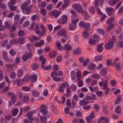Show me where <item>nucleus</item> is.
<instances>
[{"label": "nucleus", "instance_id": "nucleus-1", "mask_svg": "<svg viewBox=\"0 0 123 123\" xmlns=\"http://www.w3.org/2000/svg\"><path fill=\"white\" fill-rule=\"evenodd\" d=\"M32 7V5H30L26 6V4H22L20 7L22 9L23 13L26 15L29 14L31 13Z\"/></svg>", "mask_w": 123, "mask_h": 123}, {"label": "nucleus", "instance_id": "nucleus-2", "mask_svg": "<svg viewBox=\"0 0 123 123\" xmlns=\"http://www.w3.org/2000/svg\"><path fill=\"white\" fill-rule=\"evenodd\" d=\"M72 6L76 11L79 13H81L83 12V9L79 4L74 3L72 4Z\"/></svg>", "mask_w": 123, "mask_h": 123}, {"label": "nucleus", "instance_id": "nucleus-3", "mask_svg": "<svg viewBox=\"0 0 123 123\" xmlns=\"http://www.w3.org/2000/svg\"><path fill=\"white\" fill-rule=\"evenodd\" d=\"M57 34L58 36L65 37L67 36V33L65 30L63 29L58 31Z\"/></svg>", "mask_w": 123, "mask_h": 123}, {"label": "nucleus", "instance_id": "nucleus-4", "mask_svg": "<svg viewBox=\"0 0 123 123\" xmlns=\"http://www.w3.org/2000/svg\"><path fill=\"white\" fill-rule=\"evenodd\" d=\"M113 42L111 40L109 41L108 43L105 45V48L107 49H110L112 48L113 46Z\"/></svg>", "mask_w": 123, "mask_h": 123}, {"label": "nucleus", "instance_id": "nucleus-5", "mask_svg": "<svg viewBox=\"0 0 123 123\" xmlns=\"http://www.w3.org/2000/svg\"><path fill=\"white\" fill-rule=\"evenodd\" d=\"M49 117V115H47L46 117H39L40 119V121L41 123H46L47 122V119Z\"/></svg>", "mask_w": 123, "mask_h": 123}, {"label": "nucleus", "instance_id": "nucleus-6", "mask_svg": "<svg viewBox=\"0 0 123 123\" xmlns=\"http://www.w3.org/2000/svg\"><path fill=\"white\" fill-rule=\"evenodd\" d=\"M42 56H40L39 58V60L40 61H41V67L42 68H44L45 66L44 65V64L46 62L45 58H43Z\"/></svg>", "mask_w": 123, "mask_h": 123}, {"label": "nucleus", "instance_id": "nucleus-7", "mask_svg": "<svg viewBox=\"0 0 123 123\" xmlns=\"http://www.w3.org/2000/svg\"><path fill=\"white\" fill-rule=\"evenodd\" d=\"M114 9L108 7L106 8L105 10L107 14L109 16L112 15Z\"/></svg>", "mask_w": 123, "mask_h": 123}, {"label": "nucleus", "instance_id": "nucleus-8", "mask_svg": "<svg viewBox=\"0 0 123 123\" xmlns=\"http://www.w3.org/2000/svg\"><path fill=\"white\" fill-rule=\"evenodd\" d=\"M103 43H102L99 44H98L97 45V50L99 53L102 52L103 50V48L102 46L103 45Z\"/></svg>", "mask_w": 123, "mask_h": 123}, {"label": "nucleus", "instance_id": "nucleus-9", "mask_svg": "<svg viewBox=\"0 0 123 123\" xmlns=\"http://www.w3.org/2000/svg\"><path fill=\"white\" fill-rule=\"evenodd\" d=\"M61 13V12H58L56 9H55L52 11V14L55 18H56Z\"/></svg>", "mask_w": 123, "mask_h": 123}, {"label": "nucleus", "instance_id": "nucleus-10", "mask_svg": "<svg viewBox=\"0 0 123 123\" xmlns=\"http://www.w3.org/2000/svg\"><path fill=\"white\" fill-rule=\"evenodd\" d=\"M67 16L65 15H63L61 18V23L62 24H66L67 22Z\"/></svg>", "mask_w": 123, "mask_h": 123}, {"label": "nucleus", "instance_id": "nucleus-11", "mask_svg": "<svg viewBox=\"0 0 123 123\" xmlns=\"http://www.w3.org/2000/svg\"><path fill=\"white\" fill-rule=\"evenodd\" d=\"M70 78L71 80H74L76 78L75 73L74 71H71L70 73Z\"/></svg>", "mask_w": 123, "mask_h": 123}, {"label": "nucleus", "instance_id": "nucleus-12", "mask_svg": "<svg viewBox=\"0 0 123 123\" xmlns=\"http://www.w3.org/2000/svg\"><path fill=\"white\" fill-rule=\"evenodd\" d=\"M44 42L43 40H40L39 42H36L35 43L34 45L36 47H38L42 45L44 43Z\"/></svg>", "mask_w": 123, "mask_h": 123}, {"label": "nucleus", "instance_id": "nucleus-13", "mask_svg": "<svg viewBox=\"0 0 123 123\" xmlns=\"http://www.w3.org/2000/svg\"><path fill=\"white\" fill-rule=\"evenodd\" d=\"M32 95L34 97H37L39 96L40 95L39 92L37 91L33 90L32 92Z\"/></svg>", "mask_w": 123, "mask_h": 123}, {"label": "nucleus", "instance_id": "nucleus-14", "mask_svg": "<svg viewBox=\"0 0 123 123\" xmlns=\"http://www.w3.org/2000/svg\"><path fill=\"white\" fill-rule=\"evenodd\" d=\"M96 65L93 64H91L88 66V68L90 70H94L95 69Z\"/></svg>", "mask_w": 123, "mask_h": 123}, {"label": "nucleus", "instance_id": "nucleus-15", "mask_svg": "<svg viewBox=\"0 0 123 123\" xmlns=\"http://www.w3.org/2000/svg\"><path fill=\"white\" fill-rule=\"evenodd\" d=\"M37 78L36 75H30V79L32 82H35L37 80Z\"/></svg>", "mask_w": 123, "mask_h": 123}, {"label": "nucleus", "instance_id": "nucleus-16", "mask_svg": "<svg viewBox=\"0 0 123 123\" xmlns=\"http://www.w3.org/2000/svg\"><path fill=\"white\" fill-rule=\"evenodd\" d=\"M8 5L11 11H14L17 8L16 6L11 5L10 4V2H8Z\"/></svg>", "mask_w": 123, "mask_h": 123}, {"label": "nucleus", "instance_id": "nucleus-17", "mask_svg": "<svg viewBox=\"0 0 123 123\" xmlns=\"http://www.w3.org/2000/svg\"><path fill=\"white\" fill-rule=\"evenodd\" d=\"M89 103L88 101H86L83 100V99L79 102V105L81 106L86 105Z\"/></svg>", "mask_w": 123, "mask_h": 123}, {"label": "nucleus", "instance_id": "nucleus-18", "mask_svg": "<svg viewBox=\"0 0 123 123\" xmlns=\"http://www.w3.org/2000/svg\"><path fill=\"white\" fill-rule=\"evenodd\" d=\"M25 55L28 59L30 58L32 56L31 50L30 51L28 50H27L26 52Z\"/></svg>", "mask_w": 123, "mask_h": 123}, {"label": "nucleus", "instance_id": "nucleus-19", "mask_svg": "<svg viewBox=\"0 0 123 123\" xmlns=\"http://www.w3.org/2000/svg\"><path fill=\"white\" fill-rule=\"evenodd\" d=\"M38 65L36 63L33 64L31 66L32 69L34 70H35L39 68Z\"/></svg>", "mask_w": 123, "mask_h": 123}, {"label": "nucleus", "instance_id": "nucleus-20", "mask_svg": "<svg viewBox=\"0 0 123 123\" xmlns=\"http://www.w3.org/2000/svg\"><path fill=\"white\" fill-rule=\"evenodd\" d=\"M63 49L65 50H69L71 49V47L70 45L68 44L64 45Z\"/></svg>", "mask_w": 123, "mask_h": 123}, {"label": "nucleus", "instance_id": "nucleus-21", "mask_svg": "<svg viewBox=\"0 0 123 123\" xmlns=\"http://www.w3.org/2000/svg\"><path fill=\"white\" fill-rule=\"evenodd\" d=\"M18 110L17 108H15L13 110L12 112V115L13 117L16 116L18 114Z\"/></svg>", "mask_w": 123, "mask_h": 123}, {"label": "nucleus", "instance_id": "nucleus-22", "mask_svg": "<svg viewBox=\"0 0 123 123\" xmlns=\"http://www.w3.org/2000/svg\"><path fill=\"white\" fill-rule=\"evenodd\" d=\"M18 43H19L22 44L24 43L25 42V40L24 38L23 37H19L18 40Z\"/></svg>", "mask_w": 123, "mask_h": 123}, {"label": "nucleus", "instance_id": "nucleus-23", "mask_svg": "<svg viewBox=\"0 0 123 123\" xmlns=\"http://www.w3.org/2000/svg\"><path fill=\"white\" fill-rule=\"evenodd\" d=\"M10 44H18V40L16 39H12L10 40L9 42Z\"/></svg>", "mask_w": 123, "mask_h": 123}, {"label": "nucleus", "instance_id": "nucleus-24", "mask_svg": "<svg viewBox=\"0 0 123 123\" xmlns=\"http://www.w3.org/2000/svg\"><path fill=\"white\" fill-rule=\"evenodd\" d=\"M93 37L94 40L97 42H99L100 40L99 37L96 34H95L93 35Z\"/></svg>", "mask_w": 123, "mask_h": 123}, {"label": "nucleus", "instance_id": "nucleus-25", "mask_svg": "<svg viewBox=\"0 0 123 123\" xmlns=\"http://www.w3.org/2000/svg\"><path fill=\"white\" fill-rule=\"evenodd\" d=\"M115 18L114 17L109 18L107 20L106 22L108 24H111L114 20Z\"/></svg>", "mask_w": 123, "mask_h": 123}, {"label": "nucleus", "instance_id": "nucleus-26", "mask_svg": "<svg viewBox=\"0 0 123 123\" xmlns=\"http://www.w3.org/2000/svg\"><path fill=\"white\" fill-rule=\"evenodd\" d=\"M81 51V49L78 48L74 49L73 51V53L74 54H79L80 53Z\"/></svg>", "mask_w": 123, "mask_h": 123}, {"label": "nucleus", "instance_id": "nucleus-27", "mask_svg": "<svg viewBox=\"0 0 123 123\" xmlns=\"http://www.w3.org/2000/svg\"><path fill=\"white\" fill-rule=\"evenodd\" d=\"M2 56L4 59L5 60H8L7 53L5 51H4L2 53Z\"/></svg>", "mask_w": 123, "mask_h": 123}, {"label": "nucleus", "instance_id": "nucleus-28", "mask_svg": "<svg viewBox=\"0 0 123 123\" xmlns=\"http://www.w3.org/2000/svg\"><path fill=\"white\" fill-rule=\"evenodd\" d=\"M107 69L105 68H103L101 70V73L103 75H105L107 74Z\"/></svg>", "mask_w": 123, "mask_h": 123}, {"label": "nucleus", "instance_id": "nucleus-29", "mask_svg": "<svg viewBox=\"0 0 123 123\" xmlns=\"http://www.w3.org/2000/svg\"><path fill=\"white\" fill-rule=\"evenodd\" d=\"M57 54L56 52L55 51L51 52L49 55V57L51 58L54 57Z\"/></svg>", "mask_w": 123, "mask_h": 123}, {"label": "nucleus", "instance_id": "nucleus-30", "mask_svg": "<svg viewBox=\"0 0 123 123\" xmlns=\"http://www.w3.org/2000/svg\"><path fill=\"white\" fill-rule=\"evenodd\" d=\"M23 70L22 69H20L18 70L17 74V76L18 77H20L23 75Z\"/></svg>", "mask_w": 123, "mask_h": 123}, {"label": "nucleus", "instance_id": "nucleus-31", "mask_svg": "<svg viewBox=\"0 0 123 123\" xmlns=\"http://www.w3.org/2000/svg\"><path fill=\"white\" fill-rule=\"evenodd\" d=\"M16 73L14 72H12L9 74V77L11 79H14L16 77Z\"/></svg>", "mask_w": 123, "mask_h": 123}, {"label": "nucleus", "instance_id": "nucleus-32", "mask_svg": "<svg viewBox=\"0 0 123 123\" xmlns=\"http://www.w3.org/2000/svg\"><path fill=\"white\" fill-rule=\"evenodd\" d=\"M109 5L111 6H112L117 3V2L114 0H110L108 1Z\"/></svg>", "mask_w": 123, "mask_h": 123}, {"label": "nucleus", "instance_id": "nucleus-33", "mask_svg": "<svg viewBox=\"0 0 123 123\" xmlns=\"http://www.w3.org/2000/svg\"><path fill=\"white\" fill-rule=\"evenodd\" d=\"M89 11L92 14H94L95 12L94 8L93 6H90L89 7Z\"/></svg>", "mask_w": 123, "mask_h": 123}, {"label": "nucleus", "instance_id": "nucleus-34", "mask_svg": "<svg viewBox=\"0 0 123 123\" xmlns=\"http://www.w3.org/2000/svg\"><path fill=\"white\" fill-rule=\"evenodd\" d=\"M95 61H101L103 59V57L101 55L97 56L95 57Z\"/></svg>", "mask_w": 123, "mask_h": 123}, {"label": "nucleus", "instance_id": "nucleus-35", "mask_svg": "<svg viewBox=\"0 0 123 123\" xmlns=\"http://www.w3.org/2000/svg\"><path fill=\"white\" fill-rule=\"evenodd\" d=\"M122 100V98L120 96L117 98L115 100V104H117L119 103Z\"/></svg>", "mask_w": 123, "mask_h": 123}, {"label": "nucleus", "instance_id": "nucleus-36", "mask_svg": "<svg viewBox=\"0 0 123 123\" xmlns=\"http://www.w3.org/2000/svg\"><path fill=\"white\" fill-rule=\"evenodd\" d=\"M40 111L41 112H42L43 115H47L48 112V110L46 108H43Z\"/></svg>", "mask_w": 123, "mask_h": 123}, {"label": "nucleus", "instance_id": "nucleus-37", "mask_svg": "<svg viewBox=\"0 0 123 123\" xmlns=\"http://www.w3.org/2000/svg\"><path fill=\"white\" fill-rule=\"evenodd\" d=\"M88 43L90 44L92 46L93 45L96 43V42L92 39H90L88 41Z\"/></svg>", "mask_w": 123, "mask_h": 123}, {"label": "nucleus", "instance_id": "nucleus-38", "mask_svg": "<svg viewBox=\"0 0 123 123\" xmlns=\"http://www.w3.org/2000/svg\"><path fill=\"white\" fill-rule=\"evenodd\" d=\"M9 54L12 56L16 54V52L14 50L12 49H11L9 52Z\"/></svg>", "mask_w": 123, "mask_h": 123}, {"label": "nucleus", "instance_id": "nucleus-39", "mask_svg": "<svg viewBox=\"0 0 123 123\" xmlns=\"http://www.w3.org/2000/svg\"><path fill=\"white\" fill-rule=\"evenodd\" d=\"M35 33L36 34H38L41 36H43L44 35V34L43 32H41L40 31L38 30H36L35 31Z\"/></svg>", "mask_w": 123, "mask_h": 123}, {"label": "nucleus", "instance_id": "nucleus-40", "mask_svg": "<svg viewBox=\"0 0 123 123\" xmlns=\"http://www.w3.org/2000/svg\"><path fill=\"white\" fill-rule=\"evenodd\" d=\"M75 26V25L73 24H70L69 25L68 29L70 31H73V30Z\"/></svg>", "mask_w": 123, "mask_h": 123}, {"label": "nucleus", "instance_id": "nucleus-41", "mask_svg": "<svg viewBox=\"0 0 123 123\" xmlns=\"http://www.w3.org/2000/svg\"><path fill=\"white\" fill-rule=\"evenodd\" d=\"M121 108L119 106H117L115 110V112L117 114L120 113H121V111L120 110Z\"/></svg>", "mask_w": 123, "mask_h": 123}, {"label": "nucleus", "instance_id": "nucleus-42", "mask_svg": "<svg viewBox=\"0 0 123 123\" xmlns=\"http://www.w3.org/2000/svg\"><path fill=\"white\" fill-rule=\"evenodd\" d=\"M90 26V24L89 23L84 24L83 27L85 29H87Z\"/></svg>", "mask_w": 123, "mask_h": 123}, {"label": "nucleus", "instance_id": "nucleus-43", "mask_svg": "<svg viewBox=\"0 0 123 123\" xmlns=\"http://www.w3.org/2000/svg\"><path fill=\"white\" fill-rule=\"evenodd\" d=\"M83 37L85 38H87L89 34L88 33V31H85L83 32Z\"/></svg>", "mask_w": 123, "mask_h": 123}, {"label": "nucleus", "instance_id": "nucleus-44", "mask_svg": "<svg viewBox=\"0 0 123 123\" xmlns=\"http://www.w3.org/2000/svg\"><path fill=\"white\" fill-rule=\"evenodd\" d=\"M92 77L94 78L98 79L100 78L99 76L97 74H94L92 75Z\"/></svg>", "mask_w": 123, "mask_h": 123}, {"label": "nucleus", "instance_id": "nucleus-45", "mask_svg": "<svg viewBox=\"0 0 123 123\" xmlns=\"http://www.w3.org/2000/svg\"><path fill=\"white\" fill-rule=\"evenodd\" d=\"M56 44L58 49L60 50L62 48V47L61 46V45L60 43L59 42H56Z\"/></svg>", "mask_w": 123, "mask_h": 123}, {"label": "nucleus", "instance_id": "nucleus-46", "mask_svg": "<svg viewBox=\"0 0 123 123\" xmlns=\"http://www.w3.org/2000/svg\"><path fill=\"white\" fill-rule=\"evenodd\" d=\"M69 5V2H64V3L62 5V8H64L68 6Z\"/></svg>", "mask_w": 123, "mask_h": 123}, {"label": "nucleus", "instance_id": "nucleus-47", "mask_svg": "<svg viewBox=\"0 0 123 123\" xmlns=\"http://www.w3.org/2000/svg\"><path fill=\"white\" fill-rule=\"evenodd\" d=\"M29 98L28 96H25L23 98L24 101L25 103H27L29 101Z\"/></svg>", "mask_w": 123, "mask_h": 123}, {"label": "nucleus", "instance_id": "nucleus-48", "mask_svg": "<svg viewBox=\"0 0 123 123\" xmlns=\"http://www.w3.org/2000/svg\"><path fill=\"white\" fill-rule=\"evenodd\" d=\"M25 32L23 30H19L18 33V36H24Z\"/></svg>", "mask_w": 123, "mask_h": 123}, {"label": "nucleus", "instance_id": "nucleus-49", "mask_svg": "<svg viewBox=\"0 0 123 123\" xmlns=\"http://www.w3.org/2000/svg\"><path fill=\"white\" fill-rule=\"evenodd\" d=\"M16 29V27L14 25H13L10 28L9 31L11 32H13L15 31Z\"/></svg>", "mask_w": 123, "mask_h": 123}, {"label": "nucleus", "instance_id": "nucleus-50", "mask_svg": "<svg viewBox=\"0 0 123 123\" xmlns=\"http://www.w3.org/2000/svg\"><path fill=\"white\" fill-rule=\"evenodd\" d=\"M30 23V22L29 21H26L23 24L22 27H25L28 26L29 25Z\"/></svg>", "mask_w": 123, "mask_h": 123}, {"label": "nucleus", "instance_id": "nucleus-51", "mask_svg": "<svg viewBox=\"0 0 123 123\" xmlns=\"http://www.w3.org/2000/svg\"><path fill=\"white\" fill-rule=\"evenodd\" d=\"M69 84L67 82L61 84V86L63 87H67L69 86Z\"/></svg>", "mask_w": 123, "mask_h": 123}, {"label": "nucleus", "instance_id": "nucleus-52", "mask_svg": "<svg viewBox=\"0 0 123 123\" xmlns=\"http://www.w3.org/2000/svg\"><path fill=\"white\" fill-rule=\"evenodd\" d=\"M16 96L15 95H13L11 98L12 102L14 103H15L16 101Z\"/></svg>", "mask_w": 123, "mask_h": 123}, {"label": "nucleus", "instance_id": "nucleus-53", "mask_svg": "<svg viewBox=\"0 0 123 123\" xmlns=\"http://www.w3.org/2000/svg\"><path fill=\"white\" fill-rule=\"evenodd\" d=\"M114 25L113 24H111L108 26L107 28V31H109L112 29L114 27Z\"/></svg>", "mask_w": 123, "mask_h": 123}, {"label": "nucleus", "instance_id": "nucleus-54", "mask_svg": "<svg viewBox=\"0 0 123 123\" xmlns=\"http://www.w3.org/2000/svg\"><path fill=\"white\" fill-rule=\"evenodd\" d=\"M8 41L7 40H6L4 41L1 44V46L2 47H5L6 45L8 43Z\"/></svg>", "mask_w": 123, "mask_h": 123}, {"label": "nucleus", "instance_id": "nucleus-55", "mask_svg": "<svg viewBox=\"0 0 123 123\" xmlns=\"http://www.w3.org/2000/svg\"><path fill=\"white\" fill-rule=\"evenodd\" d=\"M92 119V118H91V117L89 116L87 117L86 118L87 122L88 123H90L91 122Z\"/></svg>", "mask_w": 123, "mask_h": 123}, {"label": "nucleus", "instance_id": "nucleus-56", "mask_svg": "<svg viewBox=\"0 0 123 123\" xmlns=\"http://www.w3.org/2000/svg\"><path fill=\"white\" fill-rule=\"evenodd\" d=\"M22 89L26 91H29L30 90V88L28 86L23 87L22 88Z\"/></svg>", "mask_w": 123, "mask_h": 123}, {"label": "nucleus", "instance_id": "nucleus-57", "mask_svg": "<svg viewBox=\"0 0 123 123\" xmlns=\"http://www.w3.org/2000/svg\"><path fill=\"white\" fill-rule=\"evenodd\" d=\"M57 76V72L55 71L52 72L51 73V77L53 78L54 76Z\"/></svg>", "mask_w": 123, "mask_h": 123}, {"label": "nucleus", "instance_id": "nucleus-58", "mask_svg": "<svg viewBox=\"0 0 123 123\" xmlns=\"http://www.w3.org/2000/svg\"><path fill=\"white\" fill-rule=\"evenodd\" d=\"M40 27L42 29L43 33L44 34H45L46 33V29L43 25V24L41 25Z\"/></svg>", "mask_w": 123, "mask_h": 123}, {"label": "nucleus", "instance_id": "nucleus-59", "mask_svg": "<svg viewBox=\"0 0 123 123\" xmlns=\"http://www.w3.org/2000/svg\"><path fill=\"white\" fill-rule=\"evenodd\" d=\"M70 88L73 91H74L76 89V86L74 84H72L70 86Z\"/></svg>", "mask_w": 123, "mask_h": 123}, {"label": "nucleus", "instance_id": "nucleus-60", "mask_svg": "<svg viewBox=\"0 0 123 123\" xmlns=\"http://www.w3.org/2000/svg\"><path fill=\"white\" fill-rule=\"evenodd\" d=\"M91 108V106L90 105H87L83 107L82 108L85 110H87L90 109Z\"/></svg>", "mask_w": 123, "mask_h": 123}, {"label": "nucleus", "instance_id": "nucleus-61", "mask_svg": "<svg viewBox=\"0 0 123 123\" xmlns=\"http://www.w3.org/2000/svg\"><path fill=\"white\" fill-rule=\"evenodd\" d=\"M61 79L60 78L57 77H54L53 78V80L57 82L60 81L61 80Z\"/></svg>", "mask_w": 123, "mask_h": 123}, {"label": "nucleus", "instance_id": "nucleus-62", "mask_svg": "<svg viewBox=\"0 0 123 123\" xmlns=\"http://www.w3.org/2000/svg\"><path fill=\"white\" fill-rule=\"evenodd\" d=\"M79 21V20L78 18H76L72 20V22L73 24H75L77 23Z\"/></svg>", "mask_w": 123, "mask_h": 123}, {"label": "nucleus", "instance_id": "nucleus-63", "mask_svg": "<svg viewBox=\"0 0 123 123\" xmlns=\"http://www.w3.org/2000/svg\"><path fill=\"white\" fill-rule=\"evenodd\" d=\"M115 64L116 65V68L117 69L118 71H121V68L119 64L116 63H115Z\"/></svg>", "mask_w": 123, "mask_h": 123}, {"label": "nucleus", "instance_id": "nucleus-64", "mask_svg": "<svg viewBox=\"0 0 123 123\" xmlns=\"http://www.w3.org/2000/svg\"><path fill=\"white\" fill-rule=\"evenodd\" d=\"M98 31L100 34H102L103 35H104L105 33L104 31L102 29H98Z\"/></svg>", "mask_w": 123, "mask_h": 123}]
</instances>
